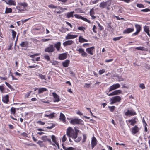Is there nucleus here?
Returning a JSON list of instances; mask_svg holds the SVG:
<instances>
[{
    "mask_svg": "<svg viewBox=\"0 0 150 150\" xmlns=\"http://www.w3.org/2000/svg\"><path fill=\"white\" fill-rule=\"evenodd\" d=\"M66 134L68 136L70 137H71L74 139L75 142H79L81 139V137H78L76 139L77 134H74V130L71 127H69L67 129Z\"/></svg>",
    "mask_w": 150,
    "mask_h": 150,
    "instance_id": "nucleus-1",
    "label": "nucleus"
},
{
    "mask_svg": "<svg viewBox=\"0 0 150 150\" xmlns=\"http://www.w3.org/2000/svg\"><path fill=\"white\" fill-rule=\"evenodd\" d=\"M28 5L26 2H20L18 4V5L16 6V8L20 11L21 12L24 11L23 9L28 6Z\"/></svg>",
    "mask_w": 150,
    "mask_h": 150,
    "instance_id": "nucleus-2",
    "label": "nucleus"
},
{
    "mask_svg": "<svg viewBox=\"0 0 150 150\" xmlns=\"http://www.w3.org/2000/svg\"><path fill=\"white\" fill-rule=\"evenodd\" d=\"M121 98L118 96L113 97L110 99V104L112 105L116 103L120 102L121 100Z\"/></svg>",
    "mask_w": 150,
    "mask_h": 150,
    "instance_id": "nucleus-3",
    "label": "nucleus"
},
{
    "mask_svg": "<svg viewBox=\"0 0 150 150\" xmlns=\"http://www.w3.org/2000/svg\"><path fill=\"white\" fill-rule=\"evenodd\" d=\"M70 123L72 125H80L83 124V122L81 119L78 118L72 119L70 122Z\"/></svg>",
    "mask_w": 150,
    "mask_h": 150,
    "instance_id": "nucleus-4",
    "label": "nucleus"
},
{
    "mask_svg": "<svg viewBox=\"0 0 150 150\" xmlns=\"http://www.w3.org/2000/svg\"><path fill=\"white\" fill-rule=\"evenodd\" d=\"M125 115L126 116L130 117L136 115V113L133 109L128 110L125 113Z\"/></svg>",
    "mask_w": 150,
    "mask_h": 150,
    "instance_id": "nucleus-5",
    "label": "nucleus"
},
{
    "mask_svg": "<svg viewBox=\"0 0 150 150\" xmlns=\"http://www.w3.org/2000/svg\"><path fill=\"white\" fill-rule=\"evenodd\" d=\"M111 5V3L109 1H107L105 2L103 1L99 5V7L101 8H106V6H110Z\"/></svg>",
    "mask_w": 150,
    "mask_h": 150,
    "instance_id": "nucleus-6",
    "label": "nucleus"
},
{
    "mask_svg": "<svg viewBox=\"0 0 150 150\" xmlns=\"http://www.w3.org/2000/svg\"><path fill=\"white\" fill-rule=\"evenodd\" d=\"M44 30V28L41 25H39L36 26L34 29V30L35 32H38L39 33H42Z\"/></svg>",
    "mask_w": 150,
    "mask_h": 150,
    "instance_id": "nucleus-7",
    "label": "nucleus"
},
{
    "mask_svg": "<svg viewBox=\"0 0 150 150\" xmlns=\"http://www.w3.org/2000/svg\"><path fill=\"white\" fill-rule=\"evenodd\" d=\"M120 86V85L118 83L114 84L111 86L109 88V92H110L111 91L115 90L119 88Z\"/></svg>",
    "mask_w": 150,
    "mask_h": 150,
    "instance_id": "nucleus-8",
    "label": "nucleus"
},
{
    "mask_svg": "<svg viewBox=\"0 0 150 150\" xmlns=\"http://www.w3.org/2000/svg\"><path fill=\"white\" fill-rule=\"evenodd\" d=\"M76 50L79 52V54H81L83 57H86L87 54L85 52L84 50L82 48H77Z\"/></svg>",
    "mask_w": 150,
    "mask_h": 150,
    "instance_id": "nucleus-9",
    "label": "nucleus"
},
{
    "mask_svg": "<svg viewBox=\"0 0 150 150\" xmlns=\"http://www.w3.org/2000/svg\"><path fill=\"white\" fill-rule=\"evenodd\" d=\"M135 27L136 29V31L133 33L132 35V36H134L137 35L140 32L141 30V27L140 25L138 24H135Z\"/></svg>",
    "mask_w": 150,
    "mask_h": 150,
    "instance_id": "nucleus-10",
    "label": "nucleus"
},
{
    "mask_svg": "<svg viewBox=\"0 0 150 150\" xmlns=\"http://www.w3.org/2000/svg\"><path fill=\"white\" fill-rule=\"evenodd\" d=\"M55 50L54 47L52 45H49V46L45 49V51L46 52H52Z\"/></svg>",
    "mask_w": 150,
    "mask_h": 150,
    "instance_id": "nucleus-11",
    "label": "nucleus"
},
{
    "mask_svg": "<svg viewBox=\"0 0 150 150\" xmlns=\"http://www.w3.org/2000/svg\"><path fill=\"white\" fill-rule=\"evenodd\" d=\"M74 16L76 18L79 19H81L84 21H85L88 23H91L90 21L89 20L87 19V18H85L82 17L81 15H79L78 14H75L74 15Z\"/></svg>",
    "mask_w": 150,
    "mask_h": 150,
    "instance_id": "nucleus-12",
    "label": "nucleus"
},
{
    "mask_svg": "<svg viewBox=\"0 0 150 150\" xmlns=\"http://www.w3.org/2000/svg\"><path fill=\"white\" fill-rule=\"evenodd\" d=\"M97 144V140L95 137L93 136L91 139V145L92 149H93Z\"/></svg>",
    "mask_w": 150,
    "mask_h": 150,
    "instance_id": "nucleus-13",
    "label": "nucleus"
},
{
    "mask_svg": "<svg viewBox=\"0 0 150 150\" xmlns=\"http://www.w3.org/2000/svg\"><path fill=\"white\" fill-rule=\"evenodd\" d=\"M52 95L54 97V102H58L60 101V100L59 98V96L57 94L53 92L52 93Z\"/></svg>",
    "mask_w": 150,
    "mask_h": 150,
    "instance_id": "nucleus-14",
    "label": "nucleus"
},
{
    "mask_svg": "<svg viewBox=\"0 0 150 150\" xmlns=\"http://www.w3.org/2000/svg\"><path fill=\"white\" fill-rule=\"evenodd\" d=\"M94 47H92L87 48L86 50V51L89 54L91 55H93V52L94 51Z\"/></svg>",
    "mask_w": 150,
    "mask_h": 150,
    "instance_id": "nucleus-15",
    "label": "nucleus"
},
{
    "mask_svg": "<svg viewBox=\"0 0 150 150\" xmlns=\"http://www.w3.org/2000/svg\"><path fill=\"white\" fill-rule=\"evenodd\" d=\"M122 93V91L120 90H116L114 91L113 92H112L110 94H108V93L107 94L109 96H112L115 95H118L121 93Z\"/></svg>",
    "mask_w": 150,
    "mask_h": 150,
    "instance_id": "nucleus-16",
    "label": "nucleus"
},
{
    "mask_svg": "<svg viewBox=\"0 0 150 150\" xmlns=\"http://www.w3.org/2000/svg\"><path fill=\"white\" fill-rule=\"evenodd\" d=\"M78 37L77 35H72L71 33L67 34V35L65 37V39L66 40L75 38Z\"/></svg>",
    "mask_w": 150,
    "mask_h": 150,
    "instance_id": "nucleus-17",
    "label": "nucleus"
},
{
    "mask_svg": "<svg viewBox=\"0 0 150 150\" xmlns=\"http://www.w3.org/2000/svg\"><path fill=\"white\" fill-rule=\"evenodd\" d=\"M139 129L137 125L135 126L134 127L132 128V132L133 134H134L138 132Z\"/></svg>",
    "mask_w": 150,
    "mask_h": 150,
    "instance_id": "nucleus-18",
    "label": "nucleus"
},
{
    "mask_svg": "<svg viewBox=\"0 0 150 150\" xmlns=\"http://www.w3.org/2000/svg\"><path fill=\"white\" fill-rule=\"evenodd\" d=\"M6 4L9 5L15 6L16 3L15 1L12 0H4Z\"/></svg>",
    "mask_w": 150,
    "mask_h": 150,
    "instance_id": "nucleus-19",
    "label": "nucleus"
},
{
    "mask_svg": "<svg viewBox=\"0 0 150 150\" xmlns=\"http://www.w3.org/2000/svg\"><path fill=\"white\" fill-rule=\"evenodd\" d=\"M49 112H46V113H47L45 114L44 117H48L50 119L53 118L54 117L55 113H48Z\"/></svg>",
    "mask_w": 150,
    "mask_h": 150,
    "instance_id": "nucleus-20",
    "label": "nucleus"
},
{
    "mask_svg": "<svg viewBox=\"0 0 150 150\" xmlns=\"http://www.w3.org/2000/svg\"><path fill=\"white\" fill-rule=\"evenodd\" d=\"M74 11L69 12L66 14V17L67 18H73L74 16Z\"/></svg>",
    "mask_w": 150,
    "mask_h": 150,
    "instance_id": "nucleus-21",
    "label": "nucleus"
},
{
    "mask_svg": "<svg viewBox=\"0 0 150 150\" xmlns=\"http://www.w3.org/2000/svg\"><path fill=\"white\" fill-rule=\"evenodd\" d=\"M134 30V28H128L123 31V34H128L133 32Z\"/></svg>",
    "mask_w": 150,
    "mask_h": 150,
    "instance_id": "nucleus-22",
    "label": "nucleus"
},
{
    "mask_svg": "<svg viewBox=\"0 0 150 150\" xmlns=\"http://www.w3.org/2000/svg\"><path fill=\"white\" fill-rule=\"evenodd\" d=\"M2 101L5 103L7 104L9 101V96L8 95H6L5 96L3 97L2 99Z\"/></svg>",
    "mask_w": 150,
    "mask_h": 150,
    "instance_id": "nucleus-23",
    "label": "nucleus"
},
{
    "mask_svg": "<svg viewBox=\"0 0 150 150\" xmlns=\"http://www.w3.org/2000/svg\"><path fill=\"white\" fill-rule=\"evenodd\" d=\"M59 119L63 123L66 122V118L65 115L62 113H60Z\"/></svg>",
    "mask_w": 150,
    "mask_h": 150,
    "instance_id": "nucleus-24",
    "label": "nucleus"
},
{
    "mask_svg": "<svg viewBox=\"0 0 150 150\" xmlns=\"http://www.w3.org/2000/svg\"><path fill=\"white\" fill-rule=\"evenodd\" d=\"M137 119L136 117H135L133 119H132L128 120V122L130 123V125H134L136 123Z\"/></svg>",
    "mask_w": 150,
    "mask_h": 150,
    "instance_id": "nucleus-25",
    "label": "nucleus"
},
{
    "mask_svg": "<svg viewBox=\"0 0 150 150\" xmlns=\"http://www.w3.org/2000/svg\"><path fill=\"white\" fill-rule=\"evenodd\" d=\"M41 139L44 141H48L51 144L52 142L50 139H49L47 137V136H43L41 137Z\"/></svg>",
    "mask_w": 150,
    "mask_h": 150,
    "instance_id": "nucleus-26",
    "label": "nucleus"
},
{
    "mask_svg": "<svg viewBox=\"0 0 150 150\" xmlns=\"http://www.w3.org/2000/svg\"><path fill=\"white\" fill-rule=\"evenodd\" d=\"M67 57V54L66 53H63L59 55V58L60 60H63L66 59Z\"/></svg>",
    "mask_w": 150,
    "mask_h": 150,
    "instance_id": "nucleus-27",
    "label": "nucleus"
},
{
    "mask_svg": "<svg viewBox=\"0 0 150 150\" xmlns=\"http://www.w3.org/2000/svg\"><path fill=\"white\" fill-rule=\"evenodd\" d=\"M95 12L93 8H92L90 10V15L91 17V19H94L96 18V17L94 16Z\"/></svg>",
    "mask_w": 150,
    "mask_h": 150,
    "instance_id": "nucleus-28",
    "label": "nucleus"
},
{
    "mask_svg": "<svg viewBox=\"0 0 150 150\" xmlns=\"http://www.w3.org/2000/svg\"><path fill=\"white\" fill-rule=\"evenodd\" d=\"M73 41L71 40H68L64 42L63 43V45L64 46H66L73 44Z\"/></svg>",
    "mask_w": 150,
    "mask_h": 150,
    "instance_id": "nucleus-29",
    "label": "nucleus"
},
{
    "mask_svg": "<svg viewBox=\"0 0 150 150\" xmlns=\"http://www.w3.org/2000/svg\"><path fill=\"white\" fill-rule=\"evenodd\" d=\"M70 61L69 60H66L62 62V64L63 66L65 67L68 66L69 64Z\"/></svg>",
    "mask_w": 150,
    "mask_h": 150,
    "instance_id": "nucleus-30",
    "label": "nucleus"
},
{
    "mask_svg": "<svg viewBox=\"0 0 150 150\" xmlns=\"http://www.w3.org/2000/svg\"><path fill=\"white\" fill-rule=\"evenodd\" d=\"M79 42L81 43L85 42H87L88 41V40H87L84 38L82 36H79Z\"/></svg>",
    "mask_w": 150,
    "mask_h": 150,
    "instance_id": "nucleus-31",
    "label": "nucleus"
},
{
    "mask_svg": "<svg viewBox=\"0 0 150 150\" xmlns=\"http://www.w3.org/2000/svg\"><path fill=\"white\" fill-rule=\"evenodd\" d=\"M38 94H40L43 93L45 91H46L47 90V88H40L38 89Z\"/></svg>",
    "mask_w": 150,
    "mask_h": 150,
    "instance_id": "nucleus-32",
    "label": "nucleus"
},
{
    "mask_svg": "<svg viewBox=\"0 0 150 150\" xmlns=\"http://www.w3.org/2000/svg\"><path fill=\"white\" fill-rule=\"evenodd\" d=\"M135 49L138 50H140L142 51H148V49L147 48H145L144 47H137L135 48Z\"/></svg>",
    "mask_w": 150,
    "mask_h": 150,
    "instance_id": "nucleus-33",
    "label": "nucleus"
},
{
    "mask_svg": "<svg viewBox=\"0 0 150 150\" xmlns=\"http://www.w3.org/2000/svg\"><path fill=\"white\" fill-rule=\"evenodd\" d=\"M60 46L61 43L60 42H57L54 45V47L56 48L58 51L60 50Z\"/></svg>",
    "mask_w": 150,
    "mask_h": 150,
    "instance_id": "nucleus-34",
    "label": "nucleus"
},
{
    "mask_svg": "<svg viewBox=\"0 0 150 150\" xmlns=\"http://www.w3.org/2000/svg\"><path fill=\"white\" fill-rule=\"evenodd\" d=\"M28 44V43L27 42H22L20 44V45L21 47H26Z\"/></svg>",
    "mask_w": 150,
    "mask_h": 150,
    "instance_id": "nucleus-35",
    "label": "nucleus"
},
{
    "mask_svg": "<svg viewBox=\"0 0 150 150\" xmlns=\"http://www.w3.org/2000/svg\"><path fill=\"white\" fill-rule=\"evenodd\" d=\"M38 76L41 79L46 80L45 76L42 75L40 73H38Z\"/></svg>",
    "mask_w": 150,
    "mask_h": 150,
    "instance_id": "nucleus-36",
    "label": "nucleus"
},
{
    "mask_svg": "<svg viewBox=\"0 0 150 150\" xmlns=\"http://www.w3.org/2000/svg\"><path fill=\"white\" fill-rule=\"evenodd\" d=\"M37 143L41 147L45 146L44 144L43 143L42 141L39 140L37 142Z\"/></svg>",
    "mask_w": 150,
    "mask_h": 150,
    "instance_id": "nucleus-37",
    "label": "nucleus"
},
{
    "mask_svg": "<svg viewBox=\"0 0 150 150\" xmlns=\"http://www.w3.org/2000/svg\"><path fill=\"white\" fill-rule=\"evenodd\" d=\"M62 146L64 150H75V149L72 147H67L63 145Z\"/></svg>",
    "mask_w": 150,
    "mask_h": 150,
    "instance_id": "nucleus-38",
    "label": "nucleus"
},
{
    "mask_svg": "<svg viewBox=\"0 0 150 150\" xmlns=\"http://www.w3.org/2000/svg\"><path fill=\"white\" fill-rule=\"evenodd\" d=\"M12 9L11 8H6L5 11V13L6 14H8L11 13Z\"/></svg>",
    "mask_w": 150,
    "mask_h": 150,
    "instance_id": "nucleus-39",
    "label": "nucleus"
},
{
    "mask_svg": "<svg viewBox=\"0 0 150 150\" xmlns=\"http://www.w3.org/2000/svg\"><path fill=\"white\" fill-rule=\"evenodd\" d=\"M11 30L12 31V38L13 39H14L16 36V33L13 30Z\"/></svg>",
    "mask_w": 150,
    "mask_h": 150,
    "instance_id": "nucleus-40",
    "label": "nucleus"
},
{
    "mask_svg": "<svg viewBox=\"0 0 150 150\" xmlns=\"http://www.w3.org/2000/svg\"><path fill=\"white\" fill-rule=\"evenodd\" d=\"M11 113L13 115H14L16 113V108L14 107H12L11 109Z\"/></svg>",
    "mask_w": 150,
    "mask_h": 150,
    "instance_id": "nucleus-41",
    "label": "nucleus"
},
{
    "mask_svg": "<svg viewBox=\"0 0 150 150\" xmlns=\"http://www.w3.org/2000/svg\"><path fill=\"white\" fill-rule=\"evenodd\" d=\"M83 138L82 141V142L83 143L85 142H86V139H87V137L86 135L84 134H83Z\"/></svg>",
    "mask_w": 150,
    "mask_h": 150,
    "instance_id": "nucleus-42",
    "label": "nucleus"
},
{
    "mask_svg": "<svg viewBox=\"0 0 150 150\" xmlns=\"http://www.w3.org/2000/svg\"><path fill=\"white\" fill-rule=\"evenodd\" d=\"M144 31L146 33L148 32H149V28L148 26H145L144 27Z\"/></svg>",
    "mask_w": 150,
    "mask_h": 150,
    "instance_id": "nucleus-43",
    "label": "nucleus"
},
{
    "mask_svg": "<svg viewBox=\"0 0 150 150\" xmlns=\"http://www.w3.org/2000/svg\"><path fill=\"white\" fill-rule=\"evenodd\" d=\"M108 108L110 111L113 112L115 110V107L114 106H108Z\"/></svg>",
    "mask_w": 150,
    "mask_h": 150,
    "instance_id": "nucleus-44",
    "label": "nucleus"
},
{
    "mask_svg": "<svg viewBox=\"0 0 150 150\" xmlns=\"http://www.w3.org/2000/svg\"><path fill=\"white\" fill-rule=\"evenodd\" d=\"M117 77L119 81H123L125 80V79L123 78L121 76H118Z\"/></svg>",
    "mask_w": 150,
    "mask_h": 150,
    "instance_id": "nucleus-45",
    "label": "nucleus"
},
{
    "mask_svg": "<svg viewBox=\"0 0 150 150\" xmlns=\"http://www.w3.org/2000/svg\"><path fill=\"white\" fill-rule=\"evenodd\" d=\"M137 6L139 8H144V6L142 4H137Z\"/></svg>",
    "mask_w": 150,
    "mask_h": 150,
    "instance_id": "nucleus-46",
    "label": "nucleus"
},
{
    "mask_svg": "<svg viewBox=\"0 0 150 150\" xmlns=\"http://www.w3.org/2000/svg\"><path fill=\"white\" fill-rule=\"evenodd\" d=\"M78 29L79 30L84 31V30L85 29V28L83 27H79L78 28Z\"/></svg>",
    "mask_w": 150,
    "mask_h": 150,
    "instance_id": "nucleus-47",
    "label": "nucleus"
},
{
    "mask_svg": "<svg viewBox=\"0 0 150 150\" xmlns=\"http://www.w3.org/2000/svg\"><path fill=\"white\" fill-rule=\"evenodd\" d=\"M32 92V91H30L29 92H28L25 95V97L26 98H28L29 96H30V94Z\"/></svg>",
    "mask_w": 150,
    "mask_h": 150,
    "instance_id": "nucleus-48",
    "label": "nucleus"
},
{
    "mask_svg": "<svg viewBox=\"0 0 150 150\" xmlns=\"http://www.w3.org/2000/svg\"><path fill=\"white\" fill-rule=\"evenodd\" d=\"M44 58L47 61H49L50 58L49 56L47 54H45L44 56Z\"/></svg>",
    "mask_w": 150,
    "mask_h": 150,
    "instance_id": "nucleus-49",
    "label": "nucleus"
},
{
    "mask_svg": "<svg viewBox=\"0 0 150 150\" xmlns=\"http://www.w3.org/2000/svg\"><path fill=\"white\" fill-rule=\"evenodd\" d=\"M51 138L53 142L54 143L56 142L57 141L56 140V138L54 135H52L51 136Z\"/></svg>",
    "mask_w": 150,
    "mask_h": 150,
    "instance_id": "nucleus-50",
    "label": "nucleus"
},
{
    "mask_svg": "<svg viewBox=\"0 0 150 150\" xmlns=\"http://www.w3.org/2000/svg\"><path fill=\"white\" fill-rule=\"evenodd\" d=\"M122 38V37H121V36H120V37H115V38H113V40L114 41H116L119 40Z\"/></svg>",
    "mask_w": 150,
    "mask_h": 150,
    "instance_id": "nucleus-51",
    "label": "nucleus"
},
{
    "mask_svg": "<svg viewBox=\"0 0 150 150\" xmlns=\"http://www.w3.org/2000/svg\"><path fill=\"white\" fill-rule=\"evenodd\" d=\"M96 22L97 23L98 25L99 28V29L100 30H102L103 29V27L101 26L99 23L96 21Z\"/></svg>",
    "mask_w": 150,
    "mask_h": 150,
    "instance_id": "nucleus-52",
    "label": "nucleus"
},
{
    "mask_svg": "<svg viewBox=\"0 0 150 150\" xmlns=\"http://www.w3.org/2000/svg\"><path fill=\"white\" fill-rule=\"evenodd\" d=\"M147 126V125L146 123L145 122V123L144 124V128L145 131L146 132H147L148 131L147 128L146 127Z\"/></svg>",
    "mask_w": 150,
    "mask_h": 150,
    "instance_id": "nucleus-53",
    "label": "nucleus"
},
{
    "mask_svg": "<svg viewBox=\"0 0 150 150\" xmlns=\"http://www.w3.org/2000/svg\"><path fill=\"white\" fill-rule=\"evenodd\" d=\"M140 87L142 89L145 88V87L144 84L141 83L139 85Z\"/></svg>",
    "mask_w": 150,
    "mask_h": 150,
    "instance_id": "nucleus-54",
    "label": "nucleus"
},
{
    "mask_svg": "<svg viewBox=\"0 0 150 150\" xmlns=\"http://www.w3.org/2000/svg\"><path fill=\"white\" fill-rule=\"evenodd\" d=\"M29 68H34L35 67H37V68H39V66L38 65H33V66H29L28 67Z\"/></svg>",
    "mask_w": 150,
    "mask_h": 150,
    "instance_id": "nucleus-55",
    "label": "nucleus"
},
{
    "mask_svg": "<svg viewBox=\"0 0 150 150\" xmlns=\"http://www.w3.org/2000/svg\"><path fill=\"white\" fill-rule=\"evenodd\" d=\"M141 11L145 12H148L150 11V9L148 8H146L145 9L141 10Z\"/></svg>",
    "mask_w": 150,
    "mask_h": 150,
    "instance_id": "nucleus-56",
    "label": "nucleus"
},
{
    "mask_svg": "<svg viewBox=\"0 0 150 150\" xmlns=\"http://www.w3.org/2000/svg\"><path fill=\"white\" fill-rule=\"evenodd\" d=\"M67 139L65 135H64L62 137V142H65Z\"/></svg>",
    "mask_w": 150,
    "mask_h": 150,
    "instance_id": "nucleus-57",
    "label": "nucleus"
},
{
    "mask_svg": "<svg viewBox=\"0 0 150 150\" xmlns=\"http://www.w3.org/2000/svg\"><path fill=\"white\" fill-rule=\"evenodd\" d=\"M75 129V131H74V134H77V136L78 135V133L79 132V130H78L76 129V128H74Z\"/></svg>",
    "mask_w": 150,
    "mask_h": 150,
    "instance_id": "nucleus-58",
    "label": "nucleus"
},
{
    "mask_svg": "<svg viewBox=\"0 0 150 150\" xmlns=\"http://www.w3.org/2000/svg\"><path fill=\"white\" fill-rule=\"evenodd\" d=\"M105 71V70L104 69H102L101 70H100L99 71V74L100 75H101Z\"/></svg>",
    "mask_w": 150,
    "mask_h": 150,
    "instance_id": "nucleus-59",
    "label": "nucleus"
},
{
    "mask_svg": "<svg viewBox=\"0 0 150 150\" xmlns=\"http://www.w3.org/2000/svg\"><path fill=\"white\" fill-rule=\"evenodd\" d=\"M91 85V83L88 84V83H86L85 84L84 87L85 88H89L90 87V86Z\"/></svg>",
    "mask_w": 150,
    "mask_h": 150,
    "instance_id": "nucleus-60",
    "label": "nucleus"
},
{
    "mask_svg": "<svg viewBox=\"0 0 150 150\" xmlns=\"http://www.w3.org/2000/svg\"><path fill=\"white\" fill-rule=\"evenodd\" d=\"M37 123L41 125H43L45 124V122L40 121H37Z\"/></svg>",
    "mask_w": 150,
    "mask_h": 150,
    "instance_id": "nucleus-61",
    "label": "nucleus"
},
{
    "mask_svg": "<svg viewBox=\"0 0 150 150\" xmlns=\"http://www.w3.org/2000/svg\"><path fill=\"white\" fill-rule=\"evenodd\" d=\"M5 83L9 88L11 89L12 88V86L7 82H6Z\"/></svg>",
    "mask_w": 150,
    "mask_h": 150,
    "instance_id": "nucleus-62",
    "label": "nucleus"
},
{
    "mask_svg": "<svg viewBox=\"0 0 150 150\" xmlns=\"http://www.w3.org/2000/svg\"><path fill=\"white\" fill-rule=\"evenodd\" d=\"M48 7L50 8H56V6H55L53 5H52V4H51V5H49Z\"/></svg>",
    "mask_w": 150,
    "mask_h": 150,
    "instance_id": "nucleus-63",
    "label": "nucleus"
},
{
    "mask_svg": "<svg viewBox=\"0 0 150 150\" xmlns=\"http://www.w3.org/2000/svg\"><path fill=\"white\" fill-rule=\"evenodd\" d=\"M55 126V125H54L52 124V126H48L47 127V128L49 129H52Z\"/></svg>",
    "mask_w": 150,
    "mask_h": 150,
    "instance_id": "nucleus-64",
    "label": "nucleus"
}]
</instances>
